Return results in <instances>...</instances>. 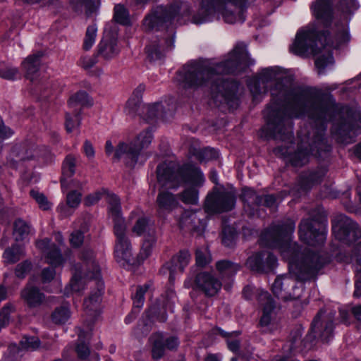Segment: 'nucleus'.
I'll use <instances>...</instances> for the list:
<instances>
[{
  "label": "nucleus",
  "instance_id": "obj_1",
  "mask_svg": "<svg viewBox=\"0 0 361 361\" xmlns=\"http://www.w3.org/2000/svg\"><path fill=\"white\" fill-rule=\"evenodd\" d=\"M271 88V103L264 111L267 119L266 136L282 140L292 138L291 119L308 114L310 123L298 133L300 142L294 153L289 148L279 147L274 153L286 158L293 166H302L309 161L311 154L322 156L329 152L330 146L324 138L326 123L338 114L342 119L355 118L348 106L339 107L331 100H320L314 91L308 87H293L291 79L276 67L264 69L258 79L252 80L249 88L255 99Z\"/></svg>",
  "mask_w": 361,
  "mask_h": 361
},
{
  "label": "nucleus",
  "instance_id": "obj_2",
  "mask_svg": "<svg viewBox=\"0 0 361 361\" xmlns=\"http://www.w3.org/2000/svg\"><path fill=\"white\" fill-rule=\"evenodd\" d=\"M254 63L246 46L239 44L221 62L207 61L184 66L178 72L176 81L184 90L209 87L212 99L216 106H226L229 109H235L239 105V85L233 80H224L222 75L239 73Z\"/></svg>",
  "mask_w": 361,
  "mask_h": 361
},
{
  "label": "nucleus",
  "instance_id": "obj_3",
  "mask_svg": "<svg viewBox=\"0 0 361 361\" xmlns=\"http://www.w3.org/2000/svg\"><path fill=\"white\" fill-rule=\"evenodd\" d=\"M357 8L358 4L355 0L340 1L339 8L343 13V22L341 25H337L335 42H331L324 32L321 33L318 24H323L324 27L331 24L333 16L332 0H315L311 8L317 22L308 25L297 33L295 40L290 48L291 52L302 57L322 54L316 59L315 66L319 74L324 73V69L334 63L331 48L337 49L349 40L348 15Z\"/></svg>",
  "mask_w": 361,
  "mask_h": 361
},
{
  "label": "nucleus",
  "instance_id": "obj_4",
  "mask_svg": "<svg viewBox=\"0 0 361 361\" xmlns=\"http://www.w3.org/2000/svg\"><path fill=\"white\" fill-rule=\"evenodd\" d=\"M295 228V223L287 219L282 224L273 226L267 230L261 238L267 246L279 248L281 256L288 264L290 272L304 281L321 269L325 260L318 254L306 249L302 251L296 243L290 241Z\"/></svg>",
  "mask_w": 361,
  "mask_h": 361
},
{
  "label": "nucleus",
  "instance_id": "obj_5",
  "mask_svg": "<svg viewBox=\"0 0 361 361\" xmlns=\"http://www.w3.org/2000/svg\"><path fill=\"white\" fill-rule=\"evenodd\" d=\"M158 182L167 188H176L188 185L181 194V200L185 204H196L199 195L197 188L204 182V177L200 169L190 164L180 166L169 161L159 164L157 169Z\"/></svg>",
  "mask_w": 361,
  "mask_h": 361
},
{
  "label": "nucleus",
  "instance_id": "obj_6",
  "mask_svg": "<svg viewBox=\"0 0 361 361\" xmlns=\"http://www.w3.org/2000/svg\"><path fill=\"white\" fill-rule=\"evenodd\" d=\"M252 2L253 0H202L201 8L194 16L192 22L202 24L212 20L216 14H221L227 23H243L245 11Z\"/></svg>",
  "mask_w": 361,
  "mask_h": 361
},
{
  "label": "nucleus",
  "instance_id": "obj_7",
  "mask_svg": "<svg viewBox=\"0 0 361 361\" xmlns=\"http://www.w3.org/2000/svg\"><path fill=\"white\" fill-rule=\"evenodd\" d=\"M332 231L335 237L347 244H355L351 262L355 263V284L354 297L361 296V228L348 216L340 214L336 216L332 224Z\"/></svg>",
  "mask_w": 361,
  "mask_h": 361
},
{
  "label": "nucleus",
  "instance_id": "obj_8",
  "mask_svg": "<svg viewBox=\"0 0 361 361\" xmlns=\"http://www.w3.org/2000/svg\"><path fill=\"white\" fill-rule=\"evenodd\" d=\"M335 311L321 310L312 321L311 332L305 339H301L302 331L300 329L293 331L290 336V350L302 352L313 346V340L320 338L323 342H329L333 336L334 319Z\"/></svg>",
  "mask_w": 361,
  "mask_h": 361
},
{
  "label": "nucleus",
  "instance_id": "obj_9",
  "mask_svg": "<svg viewBox=\"0 0 361 361\" xmlns=\"http://www.w3.org/2000/svg\"><path fill=\"white\" fill-rule=\"evenodd\" d=\"M80 263L75 267V271L71 281V288L75 292H80L85 288V279L99 281L100 267L95 258L93 250L84 247L80 254Z\"/></svg>",
  "mask_w": 361,
  "mask_h": 361
},
{
  "label": "nucleus",
  "instance_id": "obj_10",
  "mask_svg": "<svg viewBox=\"0 0 361 361\" xmlns=\"http://www.w3.org/2000/svg\"><path fill=\"white\" fill-rule=\"evenodd\" d=\"M255 293L257 300L262 307V317L260 318V326L264 331H271L277 328V307L267 291L255 290L254 287L247 286L244 288L243 295L247 300L252 298V294Z\"/></svg>",
  "mask_w": 361,
  "mask_h": 361
},
{
  "label": "nucleus",
  "instance_id": "obj_11",
  "mask_svg": "<svg viewBox=\"0 0 361 361\" xmlns=\"http://www.w3.org/2000/svg\"><path fill=\"white\" fill-rule=\"evenodd\" d=\"M180 7L178 4L169 7L158 6L154 11L145 17L143 20V27L146 31H151L159 27L168 28L175 21L180 19Z\"/></svg>",
  "mask_w": 361,
  "mask_h": 361
},
{
  "label": "nucleus",
  "instance_id": "obj_12",
  "mask_svg": "<svg viewBox=\"0 0 361 361\" xmlns=\"http://www.w3.org/2000/svg\"><path fill=\"white\" fill-rule=\"evenodd\" d=\"M235 195L231 191L214 189L206 197L204 209L208 214H220L232 210L235 205Z\"/></svg>",
  "mask_w": 361,
  "mask_h": 361
},
{
  "label": "nucleus",
  "instance_id": "obj_13",
  "mask_svg": "<svg viewBox=\"0 0 361 361\" xmlns=\"http://www.w3.org/2000/svg\"><path fill=\"white\" fill-rule=\"evenodd\" d=\"M300 240L310 246H319L324 243L326 230L321 223L313 219H302L299 225Z\"/></svg>",
  "mask_w": 361,
  "mask_h": 361
},
{
  "label": "nucleus",
  "instance_id": "obj_14",
  "mask_svg": "<svg viewBox=\"0 0 361 361\" xmlns=\"http://www.w3.org/2000/svg\"><path fill=\"white\" fill-rule=\"evenodd\" d=\"M273 293L279 298L288 301L296 300L301 297L303 287L298 286L297 282L289 276L277 277L272 285Z\"/></svg>",
  "mask_w": 361,
  "mask_h": 361
},
{
  "label": "nucleus",
  "instance_id": "obj_15",
  "mask_svg": "<svg viewBox=\"0 0 361 361\" xmlns=\"http://www.w3.org/2000/svg\"><path fill=\"white\" fill-rule=\"evenodd\" d=\"M116 237L114 256L116 260L122 264L130 263L133 259L131 243L127 236V227L114 229Z\"/></svg>",
  "mask_w": 361,
  "mask_h": 361
},
{
  "label": "nucleus",
  "instance_id": "obj_16",
  "mask_svg": "<svg viewBox=\"0 0 361 361\" xmlns=\"http://www.w3.org/2000/svg\"><path fill=\"white\" fill-rule=\"evenodd\" d=\"M173 44L174 32L171 29L167 37L154 39L146 47L147 58L150 61H158L163 59L166 52L173 47Z\"/></svg>",
  "mask_w": 361,
  "mask_h": 361
},
{
  "label": "nucleus",
  "instance_id": "obj_17",
  "mask_svg": "<svg viewBox=\"0 0 361 361\" xmlns=\"http://www.w3.org/2000/svg\"><path fill=\"white\" fill-rule=\"evenodd\" d=\"M276 257L267 251L253 254L247 258L246 262V266L250 270L258 273L271 271L276 267Z\"/></svg>",
  "mask_w": 361,
  "mask_h": 361
},
{
  "label": "nucleus",
  "instance_id": "obj_18",
  "mask_svg": "<svg viewBox=\"0 0 361 361\" xmlns=\"http://www.w3.org/2000/svg\"><path fill=\"white\" fill-rule=\"evenodd\" d=\"M150 340L152 343V357L155 360L160 359L164 355L165 349L173 350L179 345L177 337H166L162 333L154 334L150 337Z\"/></svg>",
  "mask_w": 361,
  "mask_h": 361
},
{
  "label": "nucleus",
  "instance_id": "obj_19",
  "mask_svg": "<svg viewBox=\"0 0 361 361\" xmlns=\"http://www.w3.org/2000/svg\"><path fill=\"white\" fill-rule=\"evenodd\" d=\"M97 290L92 292L84 302V310L89 319L93 322L100 314L102 295L104 290V283L102 281L96 282Z\"/></svg>",
  "mask_w": 361,
  "mask_h": 361
},
{
  "label": "nucleus",
  "instance_id": "obj_20",
  "mask_svg": "<svg viewBox=\"0 0 361 361\" xmlns=\"http://www.w3.org/2000/svg\"><path fill=\"white\" fill-rule=\"evenodd\" d=\"M190 260V255L187 250H182L178 255L173 256L171 260L166 263L161 269L163 274L169 273V280L172 283L174 279V275L178 272H183L184 268L188 264Z\"/></svg>",
  "mask_w": 361,
  "mask_h": 361
},
{
  "label": "nucleus",
  "instance_id": "obj_21",
  "mask_svg": "<svg viewBox=\"0 0 361 361\" xmlns=\"http://www.w3.org/2000/svg\"><path fill=\"white\" fill-rule=\"evenodd\" d=\"M39 156V150L33 143L15 146L11 153V164L13 166L20 162L32 160Z\"/></svg>",
  "mask_w": 361,
  "mask_h": 361
},
{
  "label": "nucleus",
  "instance_id": "obj_22",
  "mask_svg": "<svg viewBox=\"0 0 361 361\" xmlns=\"http://www.w3.org/2000/svg\"><path fill=\"white\" fill-rule=\"evenodd\" d=\"M140 154L139 149L133 141L129 142H120L116 147L114 160L118 161L123 158L126 159L127 164L135 165Z\"/></svg>",
  "mask_w": 361,
  "mask_h": 361
},
{
  "label": "nucleus",
  "instance_id": "obj_23",
  "mask_svg": "<svg viewBox=\"0 0 361 361\" xmlns=\"http://www.w3.org/2000/svg\"><path fill=\"white\" fill-rule=\"evenodd\" d=\"M195 286L207 296L215 295L221 289L222 283L208 272L198 274L195 279Z\"/></svg>",
  "mask_w": 361,
  "mask_h": 361
},
{
  "label": "nucleus",
  "instance_id": "obj_24",
  "mask_svg": "<svg viewBox=\"0 0 361 361\" xmlns=\"http://www.w3.org/2000/svg\"><path fill=\"white\" fill-rule=\"evenodd\" d=\"M117 38L109 33L106 34L97 46V55L104 60L115 58L120 52Z\"/></svg>",
  "mask_w": 361,
  "mask_h": 361
},
{
  "label": "nucleus",
  "instance_id": "obj_25",
  "mask_svg": "<svg viewBox=\"0 0 361 361\" xmlns=\"http://www.w3.org/2000/svg\"><path fill=\"white\" fill-rule=\"evenodd\" d=\"M108 214L114 222V229L127 227L123 217L120 199L114 194H106Z\"/></svg>",
  "mask_w": 361,
  "mask_h": 361
},
{
  "label": "nucleus",
  "instance_id": "obj_26",
  "mask_svg": "<svg viewBox=\"0 0 361 361\" xmlns=\"http://www.w3.org/2000/svg\"><path fill=\"white\" fill-rule=\"evenodd\" d=\"M36 246L44 253L47 262L53 267L61 265L64 259L62 257L61 251L56 245L51 243L48 238H45L36 242Z\"/></svg>",
  "mask_w": 361,
  "mask_h": 361
},
{
  "label": "nucleus",
  "instance_id": "obj_27",
  "mask_svg": "<svg viewBox=\"0 0 361 361\" xmlns=\"http://www.w3.org/2000/svg\"><path fill=\"white\" fill-rule=\"evenodd\" d=\"M180 226L191 231H197L202 233L206 226V222L204 219H201L197 212L186 211L180 220Z\"/></svg>",
  "mask_w": 361,
  "mask_h": 361
},
{
  "label": "nucleus",
  "instance_id": "obj_28",
  "mask_svg": "<svg viewBox=\"0 0 361 361\" xmlns=\"http://www.w3.org/2000/svg\"><path fill=\"white\" fill-rule=\"evenodd\" d=\"M21 298L30 308L39 307L46 300L44 294L38 288L30 284L22 290Z\"/></svg>",
  "mask_w": 361,
  "mask_h": 361
},
{
  "label": "nucleus",
  "instance_id": "obj_29",
  "mask_svg": "<svg viewBox=\"0 0 361 361\" xmlns=\"http://www.w3.org/2000/svg\"><path fill=\"white\" fill-rule=\"evenodd\" d=\"M216 268L221 280L228 281L240 269V266L228 260H221L216 262Z\"/></svg>",
  "mask_w": 361,
  "mask_h": 361
},
{
  "label": "nucleus",
  "instance_id": "obj_30",
  "mask_svg": "<svg viewBox=\"0 0 361 361\" xmlns=\"http://www.w3.org/2000/svg\"><path fill=\"white\" fill-rule=\"evenodd\" d=\"M241 198L245 203V209L246 210L250 209V215H254L255 207L262 203V197L257 195L255 190L250 188L243 190Z\"/></svg>",
  "mask_w": 361,
  "mask_h": 361
},
{
  "label": "nucleus",
  "instance_id": "obj_31",
  "mask_svg": "<svg viewBox=\"0 0 361 361\" xmlns=\"http://www.w3.org/2000/svg\"><path fill=\"white\" fill-rule=\"evenodd\" d=\"M42 56V54L41 52H37L30 55L23 61L22 66L26 72V77L27 78L32 80L34 75L39 71Z\"/></svg>",
  "mask_w": 361,
  "mask_h": 361
},
{
  "label": "nucleus",
  "instance_id": "obj_32",
  "mask_svg": "<svg viewBox=\"0 0 361 361\" xmlns=\"http://www.w3.org/2000/svg\"><path fill=\"white\" fill-rule=\"evenodd\" d=\"M132 232L137 235L147 237L155 234L154 227L150 224L149 220L145 216L139 217L132 228Z\"/></svg>",
  "mask_w": 361,
  "mask_h": 361
},
{
  "label": "nucleus",
  "instance_id": "obj_33",
  "mask_svg": "<svg viewBox=\"0 0 361 361\" xmlns=\"http://www.w3.org/2000/svg\"><path fill=\"white\" fill-rule=\"evenodd\" d=\"M68 105L74 111L80 113L82 106H92V102L85 92L80 91L70 98Z\"/></svg>",
  "mask_w": 361,
  "mask_h": 361
},
{
  "label": "nucleus",
  "instance_id": "obj_34",
  "mask_svg": "<svg viewBox=\"0 0 361 361\" xmlns=\"http://www.w3.org/2000/svg\"><path fill=\"white\" fill-rule=\"evenodd\" d=\"M52 343L53 342L50 341L42 344L37 337L24 336L20 341V345L22 348L27 350H35L38 349L49 350Z\"/></svg>",
  "mask_w": 361,
  "mask_h": 361
},
{
  "label": "nucleus",
  "instance_id": "obj_35",
  "mask_svg": "<svg viewBox=\"0 0 361 361\" xmlns=\"http://www.w3.org/2000/svg\"><path fill=\"white\" fill-rule=\"evenodd\" d=\"M31 233L32 228L27 222L20 219L15 221L13 235L16 241L26 240Z\"/></svg>",
  "mask_w": 361,
  "mask_h": 361
},
{
  "label": "nucleus",
  "instance_id": "obj_36",
  "mask_svg": "<svg viewBox=\"0 0 361 361\" xmlns=\"http://www.w3.org/2000/svg\"><path fill=\"white\" fill-rule=\"evenodd\" d=\"M24 255L25 252L23 248L15 244L4 250L2 257L6 264H14L20 260Z\"/></svg>",
  "mask_w": 361,
  "mask_h": 361
},
{
  "label": "nucleus",
  "instance_id": "obj_37",
  "mask_svg": "<svg viewBox=\"0 0 361 361\" xmlns=\"http://www.w3.org/2000/svg\"><path fill=\"white\" fill-rule=\"evenodd\" d=\"M350 313L345 308L339 310L341 322L349 325L351 323V316L357 321L361 322V304L350 307Z\"/></svg>",
  "mask_w": 361,
  "mask_h": 361
},
{
  "label": "nucleus",
  "instance_id": "obj_38",
  "mask_svg": "<svg viewBox=\"0 0 361 361\" xmlns=\"http://www.w3.org/2000/svg\"><path fill=\"white\" fill-rule=\"evenodd\" d=\"M157 201L159 209L161 210L170 211L175 208L178 204L176 197L171 193L168 192H159Z\"/></svg>",
  "mask_w": 361,
  "mask_h": 361
},
{
  "label": "nucleus",
  "instance_id": "obj_39",
  "mask_svg": "<svg viewBox=\"0 0 361 361\" xmlns=\"http://www.w3.org/2000/svg\"><path fill=\"white\" fill-rule=\"evenodd\" d=\"M190 152L200 162L208 161L210 160L215 159L219 156V153L216 149L209 147L199 149H190Z\"/></svg>",
  "mask_w": 361,
  "mask_h": 361
},
{
  "label": "nucleus",
  "instance_id": "obj_40",
  "mask_svg": "<svg viewBox=\"0 0 361 361\" xmlns=\"http://www.w3.org/2000/svg\"><path fill=\"white\" fill-rule=\"evenodd\" d=\"M153 134L151 129L147 128L141 131L133 141L136 144V147L139 149V152L145 148H147L152 143L153 140Z\"/></svg>",
  "mask_w": 361,
  "mask_h": 361
},
{
  "label": "nucleus",
  "instance_id": "obj_41",
  "mask_svg": "<svg viewBox=\"0 0 361 361\" xmlns=\"http://www.w3.org/2000/svg\"><path fill=\"white\" fill-rule=\"evenodd\" d=\"M63 177L61 178L62 188H66V180L65 176L71 177L75 171V159L72 155H68L63 164Z\"/></svg>",
  "mask_w": 361,
  "mask_h": 361
},
{
  "label": "nucleus",
  "instance_id": "obj_42",
  "mask_svg": "<svg viewBox=\"0 0 361 361\" xmlns=\"http://www.w3.org/2000/svg\"><path fill=\"white\" fill-rule=\"evenodd\" d=\"M71 317V311L68 305L56 307L51 314V320L56 324L66 323Z\"/></svg>",
  "mask_w": 361,
  "mask_h": 361
},
{
  "label": "nucleus",
  "instance_id": "obj_43",
  "mask_svg": "<svg viewBox=\"0 0 361 361\" xmlns=\"http://www.w3.org/2000/svg\"><path fill=\"white\" fill-rule=\"evenodd\" d=\"M83 332H80L78 335V342L76 345L75 351L78 354V357L82 360H87L90 355V348L88 345L84 341V338L86 337L89 339V335H83Z\"/></svg>",
  "mask_w": 361,
  "mask_h": 361
},
{
  "label": "nucleus",
  "instance_id": "obj_44",
  "mask_svg": "<svg viewBox=\"0 0 361 361\" xmlns=\"http://www.w3.org/2000/svg\"><path fill=\"white\" fill-rule=\"evenodd\" d=\"M147 119L153 121L156 118H164V111L163 104L157 102L153 104L148 105L146 109Z\"/></svg>",
  "mask_w": 361,
  "mask_h": 361
},
{
  "label": "nucleus",
  "instance_id": "obj_45",
  "mask_svg": "<svg viewBox=\"0 0 361 361\" xmlns=\"http://www.w3.org/2000/svg\"><path fill=\"white\" fill-rule=\"evenodd\" d=\"M19 76L17 68L5 63H0V78L6 80H15Z\"/></svg>",
  "mask_w": 361,
  "mask_h": 361
},
{
  "label": "nucleus",
  "instance_id": "obj_46",
  "mask_svg": "<svg viewBox=\"0 0 361 361\" xmlns=\"http://www.w3.org/2000/svg\"><path fill=\"white\" fill-rule=\"evenodd\" d=\"M97 33V27L95 24L87 27L83 42L84 49L87 51L92 48L95 42Z\"/></svg>",
  "mask_w": 361,
  "mask_h": 361
},
{
  "label": "nucleus",
  "instance_id": "obj_47",
  "mask_svg": "<svg viewBox=\"0 0 361 361\" xmlns=\"http://www.w3.org/2000/svg\"><path fill=\"white\" fill-rule=\"evenodd\" d=\"M114 18L117 23L124 25H128L130 23L128 12L122 5L120 4H118L114 7Z\"/></svg>",
  "mask_w": 361,
  "mask_h": 361
},
{
  "label": "nucleus",
  "instance_id": "obj_48",
  "mask_svg": "<svg viewBox=\"0 0 361 361\" xmlns=\"http://www.w3.org/2000/svg\"><path fill=\"white\" fill-rule=\"evenodd\" d=\"M149 288V284H145L143 286H139L136 288L135 294L133 295V307L140 309L142 307L145 302V293L148 290Z\"/></svg>",
  "mask_w": 361,
  "mask_h": 361
},
{
  "label": "nucleus",
  "instance_id": "obj_49",
  "mask_svg": "<svg viewBox=\"0 0 361 361\" xmlns=\"http://www.w3.org/2000/svg\"><path fill=\"white\" fill-rule=\"evenodd\" d=\"M66 128L68 132H71L73 129L78 127L80 124V118L79 111L66 113Z\"/></svg>",
  "mask_w": 361,
  "mask_h": 361
},
{
  "label": "nucleus",
  "instance_id": "obj_50",
  "mask_svg": "<svg viewBox=\"0 0 361 361\" xmlns=\"http://www.w3.org/2000/svg\"><path fill=\"white\" fill-rule=\"evenodd\" d=\"M156 238L155 234L145 237L144 242L142 245L140 257L142 259H145L152 252V247L155 243Z\"/></svg>",
  "mask_w": 361,
  "mask_h": 361
},
{
  "label": "nucleus",
  "instance_id": "obj_51",
  "mask_svg": "<svg viewBox=\"0 0 361 361\" xmlns=\"http://www.w3.org/2000/svg\"><path fill=\"white\" fill-rule=\"evenodd\" d=\"M31 197L36 201L40 209L48 210L51 208V204L48 201L45 195L37 190H32L30 192Z\"/></svg>",
  "mask_w": 361,
  "mask_h": 361
},
{
  "label": "nucleus",
  "instance_id": "obj_52",
  "mask_svg": "<svg viewBox=\"0 0 361 361\" xmlns=\"http://www.w3.org/2000/svg\"><path fill=\"white\" fill-rule=\"evenodd\" d=\"M211 261V255L207 247H203L196 250V263L198 266L204 267Z\"/></svg>",
  "mask_w": 361,
  "mask_h": 361
},
{
  "label": "nucleus",
  "instance_id": "obj_53",
  "mask_svg": "<svg viewBox=\"0 0 361 361\" xmlns=\"http://www.w3.org/2000/svg\"><path fill=\"white\" fill-rule=\"evenodd\" d=\"M167 295H168L169 299L167 300V301L166 302H164V304H163L162 308L164 310L163 311L160 310L161 315L157 316L159 320L162 322H164L166 320V316L164 311L168 309L170 310H172L173 304H174L173 299L175 298V293L172 290H169L167 292Z\"/></svg>",
  "mask_w": 361,
  "mask_h": 361
},
{
  "label": "nucleus",
  "instance_id": "obj_54",
  "mask_svg": "<svg viewBox=\"0 0 361 361\" xmlns=\"http://www.w3.org/2000/svg\"><path fill=\"white\" fill-rule=\"evenodd\" d=\"M235 240V232L231 228H224L223 230L222 243L226 247H232Z\"/></svg>",
  "mask_w": 361,
  "mask_h": 361
},
{
  "label": "nucleus",
  "instance_id": "obj_55",
  "mask_svg": "<svg viewBox=\"0 0 361 361\" xmlns=\"http://www.w3.org/2000/svg\"><path fill=\"white\" fill-rule=\"evenodd\" d=\"M106 195L104 190L96 191L87 195L84 200L86 206H92L97 204L104 195Z\"/></svg>",
  "mask_w": 361,
  "mask_h": 361
},
{
  "label": "nucleus",
  "instance_id": "obj_56",
  "mask_svg": "<svg viewBox=\"0 0 361 361\" xmlns=\"http://www.w3.org/2000/svg\"><path fill=\"white\" fill-rule=\"evenodd\" d=\"M81 193L73 190L67 194L66 201L67 204L70 207L75 208L77 207L81 201Z\"/></svg>",
  "mask_w": 361,
  "mask_h": 361
},
{
  "label": "nucleus",
  "instance_id": "obj_57",
  "mask_svg": "<svg viewBox=\"0 0 361 361\" xmlns=\"http://www.w3.org/2000/svg\"><path fill=\"white\" fill-rule=\"evenodd\" d=\"M32 264L28 261H24L17 265L16 268V275L18 278H24L25 275L30 271Z\"/></svg>",
  "mask_w": 361,
  "mask_h": 361
},
{
  "label": "nucleus",
  "instance_id": "obj_58",
  "mask_svg": "<svg viewBox=\"0 0 361 361\" xmlns=\"http://www.w3.org/2000/svg\"><path fill=\"white\" fill-rule=\"evenodd\" d=\"M140 102H141V101L137 102L134 98L130 97L128 100L126 105L125 111H126V114H128L130 116H134L137 113V111L139 109Z\"/></svg>",
  "mask_w": 361,
  "mask_h": 361
},
{
  "label": "nucleus",
  "instance_id": "obj_59",
  "mask_svg": "<svg viewBox=\"0 0 361 361\" xmlns=\"http://www.w3.org/2000/svg\"><path fill=\"white\" fill-rule=\"evenodd\" d=\"M82 4L85 7L86 15L90 16L98 8L100 0H82Z\"/></svg>",
  "mask_w": 361,
  "mask_h": 361
},
{
  "label": "nucleus",
  "instance_id": "obj_60",
  "mask_svg": "<svg viewBox=\"0 0 361 361\" xmlns=\"http://www.w3.org/2000/svg\"><path fill=\"white\" fill-rule=\"evenodd\" d=\"M84 240L83 233L80 231H73L70 236V243L73 247H78L82 245Z\"/></svg>",
  "mask_w": 361,
  "mask_h": 361
},
{
  "label": "nucleus",
  "instance_id": "obj_61",
  "mask_svg": "<svg viewBox=\"0 0 361 361\" xmlns=\"http://www.w3.org/2000/svg\"><path fill=\"white\" fill-rule=\"evenodd\" d=\"M56 271L54 268H44L41 274V280L42 283H49L54 279Z\"/></svg>",
  "mask_w": 361,
  "mask_h": 361
},
{
  "label": "nucleus",
  "instance_id": "obj_62",
  "mask_svg": "<svg viewBox=\"0 0 361 361\" xmlns=\"http://www.w3.org/2000/svg\"><path fill=\"white\" fill-rule=\"evenodd\" d=\"M97 62V58L94 56H85L80 60V64L85 69H89L93 67Z\"/></svg>",
  "mask_w": 361,
  "mask_h": 361
},
{
  "label": "nucleus",
  "instance_id": "obj_63",
  "mask_svg": "<svg viewBox=\"0 0 361 361\" xmlns=\"http://www.w3.org/2000/svg\"><path fill=\"white\" fill-rule=\"evenodd\" d=\"M13 135V131L4 125L2 118L0 116V140L10 137Z\"/></svg>",
  "mask_w": 361,
  "mask_h": 361
},
{
  "label": "nucleus",
  "instance_id": "obj_64",
  "mask_svg": "<svg viewBox=\"0 0 361 361\" xmlns=\"http://www.w3.org/2000/svg\"><path fill=\"white\" fill-rule=\"evenodd\" d=\"M83 149L85 155L89 158H93L94 156V149L92 143L89 140L84 142Z\"/></svg>",
  "mask_w": 361,
  "mask_h": 361
}]
</instances>
